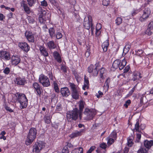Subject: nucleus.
Listing matches in <instances>:
<instances>
[{"label":"nucleus","mask_w":153,"mask_h":153,"mask_svg":"<svg viewBox=\"0 0 153 153\" xmlns=\"http://www.w3.org/2000/svg\"><path fill=\"white\" fill-rule=\"evenodd\" d=\"M85 131V130L84 129H81L79 131H75L71 134L70 135V137L71 138H73L76 137L81 136Z\"/></svg>","instance_id":"nucleus-17"},{"label":"nucleus","mask_w":153,"mask_h":153,"mask_svg":"<svg viewBox=\"0 0 153 153\" xmlns=\"http://www.w3.org/2000/svg\"><path fill=\"white\" fill-rule=\"evenodd\" d=\"M95 147L94 146L91 147L89 150L88 151L87 153H91L92 151L94 150L95 149Z\"/></svg>","instance_id":"nucleus-57"},{"label":"nucleus","mask_w":153,"mask_h":153,"mask_svg":"<svg viewBox=\"0 0 153 153\" xmlns=\"http://www.w3.org/2000/svg\"><path fill=\"white\" fill-rule=\"evenodd\" d=\"M83 149L82 147L76 148L72 151L71 153H83Z\"/></svg>","instance_id":"nucleus-30"},{"label":"nucleus","mask_w":153,"mask_h":153,"mask_svg":"<svg viewBox=\"0 0 153 153\" xmlns=\"http://www.w3.org/2000/svg\"><path fill=\"white\" fill-rule=\"evenodd\" d=\"M133 138V137H130L127 138V145L128 147H131L133 144V143L132 142V139Z\"/></svg>","instance_id":"nucleus-29"},{"label":"nucleus","mask_w":153,"mask_h":153,"mask_svg":"<svg viewBox=\"0 0 153 153\" xmlns=\"http://www.w3.org/2000/svg\"><path fill=\"white\" fill-rule=\"evenodd\" d=\"M39 82L44 87H48L50 85V82L48 77L42 74L39 76Z\"/></svg>","instance_id":"nucleus-7"},{"label":"nucleus","mask_w":153,"mask_h":153,"mask_svg":"<svg viewBox=\"0 0 153 153\" xmlns=\"http://www.w3.org/2000/svg\"><path fill=\"white\" fill-rule=\"evenodd\" d=\"M107 146V145L106 144L104 143L101 144L100 145V148L103 149H106Z\"/></svg>","instance_id":"nucleus-61"},{"label":"nucleus","mask_w":153,"mask_h":153,"mask_svg":"<svg viewBox=\"0 0 153 153\" xmlns=\"http://www.w3.org/2000/svg\"><path fill=\"white\" fill-rule=\"evenodd\" d=\"M0 57L2 59L7 60H9L10 58L9 53L4 51L0 52Z\"/></svg>","instance_id":"nucleus-12"},{"label":"nucleus","mask_w":153,"mask_h":153,"mask_svg":"<svg viewBox=\"0 0 153 153\" xmlns=\"http://www.w3.org/2000/svg\"><path fill=\"white\" fill-rule=\"evenodd\" d=\"M137 153H148V149L144 148H140L138 151Z\"/></svg>","instance_id":"nucleus-36"},{"label":"nucleus","mask_w":153,"mask_h":153,"mask_svg":"<svg viewBox=\"0 0 153 153\" xmlns=\"http://www.w3.org/2000/svg\"><path fill=\"white\" fill-rule=\"evenodd\" d=\"M74 15L76 18L79 19V16L78 14V12L76 10L74 12Z\"/></svg>","instance_id":"nucleus-59"},{"label":"nucleus","mask_w":153,"mask_h":153,"mask_svg":"<svg viewBox=\"0 0 153 153\" xmlns=\"http://www.w3.org/2000/svg\"><path fill=\"white\" fill-rule=\"evenodd\" d=\"M139 121H137L135 124V128L134 130H135L139 132L140 131L139 130Z\"/></svg>","instance_id":"nucleus-44"},{"label":"nucleus","mask_w":153,"mask_h":153,"mask_svg":"<svg viewBox=\"0 0 153 153\" xmlns=\"http://www.w3.org/2000/svg\"><path fill=\"white\" fill-rule=\"evenodd\" d=\"M71 95L72 98L75 100H77L79 98V94L77 90L71 91Z\"/></svg>","instance_id":"nucleus-26"},{"label":"nucleus","mask_w":153,"mask_h":153,"mask_svg":"<svg viewBox=\"0 0 153 153\" xmlns=\"http://www.w3.org/2000/svg\"><path fill=\"white\" fill-rule=\"evenodd\" d=\"M99 62H97L94 65H91L88 68V71L89 73H91L94 76H97L98 74V71L100 68Z\"/></svg>","instance_id":"nucleus-6"},{"label":"nucleus","mask_w":153,"mask_h":153,"mask_svg":"<svg viewBox=\"0 0 153 153\" xmlns=\"http://www.w3.org/2000/svg\"><path fill=\"white\" fill-rule=\"evenodd\" d=\"M16 97L17 100L20 104L21 109L25 108L27 105L28 100L25 95L23 94L17 93Z\"/></svg>","instance_id":"nucleus-3"},{"label":"nucleus","mask_w":153,"mask_h":153,"mask_svg":"<svg viewBox=\"0 0 153 153\" xmlns=\"http://www.w3.org/2000/svg\"><path fill=\"white\" fill-rule=\"evenodd\" d=\"M130 48V45L129 44H126L125 48H124L123 53H124L125 54H126L129 51Z\"/></svg>","instance_id":"nucleus-34"},{"label":"nucleus","mask_w":153,"mask_h":153,"mask_svg":"<svg viewBox=\"0 0 153 153\" xmlns=\"http://www.w3.org/2000/svg\"><path fill=\"white\" fill-rule=\"evenodd\" d=\"M136 53L137 55L141 56L140 55L143 53V51L142 50H138L136 51Z\"/></svg>","instance_id":"nucleus-52"},{"label":"nucleus","mask_w":153,"mask_h":153,"mask_svg":"<svg viewBox=\"0 0 153 153\" xmlns=\"http://www.w3.org/2000/svg\"><path fill=\"white\" fill-rule=\"evenodd\" d=\"M49 32L51 38L55 36V30L53 28H50L49 30Z\"/></svg>","instance_id":"nucleus-32"},{"label":"nucleus","mask_w":153,"mask_h":153,"mask_svg":"<svg viewBox=\"0 0 153 153\" xmlns=\"http://www.w3.org/2000/svg\"><path fill=\"white\" fill-rule=\"evenodd\" d=\"M27 19L29 23H33L35 22L34 19L32 17L28 16L27 18Z\"/></svg>","instance_id":"nucleus-47"},{"label":"nucleus","mask_w":153,"mask_h":153,"mask_svg":"<svg viewBox=\"0 0 153 153\" xmlns=\"http://www.w3.org/2000/svg\"><path fill=\"white\" fill-rule=\"evenodd\" d=\"M85 102L82 100H80L79 102V114H82V112L84 107Z\"/></svg>","instance_id":"nucleus-25"},{"label":"nucleus","mask_w":153,"mask_h":153,"mask_svg":"<svg viewBox=\"0 0 153 153\" xmlns=\"http://www.w3.org/2000/svg\"><path fill=\"white\" fill-rule=\"evenodd\" d=\"M151 29H152L148 27L145 31V33L149 36L151 35L152 33V32L151 31Z\"/></svg>","instance_id":"nucleus-45"},{"label":"nucleus","mask_w":153,"mask_h":153,"mask_svg":"<svg viewBox=\"0 0 153 153\" xmlns=\"http://www.w3.org/2000/svg\"><path fill=\"white\" fill-rule=\"evenodd\" d=\"M144 146L148 149H149L153 145V140H145L144 142Z\"/></svg>","instance_id":"nucleus-21"},{"label":"nucleus","mask_w":153,"mask_h":153,"mask_svg":"<svg viewBox=\"0 0 153 153\" xmlns=\"http://www.w3.org/2000/svg\"><path fill=\"white\" fill-rule=\"evenodd\" d=\"M108 45L109 43L108 41L106 40L103 43L102 48L103 51L105 52L107 51Z\"/></svg>","instance_id":"nucleus-28"},{"label":"nucleus","mask_w":153,"mask_h":153,"mask_svg":"<svg viewBox=\"0 0 153 153\" xmlns=\"http://www.w3.org/2000/svg\"><path fill=\"white\" fill-rule=\"evenodd\" d=\"M47 45L48 48L50 49H52L55 48L56 47V46L54 44L53 41H50L47 43Z\"/></svg>","instance_id":"nucleus-27"},{"label":"nucleus","mask_w":153,"mask_h":153,"mask_svg":"<svg viewBox=\"0 0 153 153\" xmlns=\"http://www.w3.org/2000/svg\"><path fill=\"white\" fill-rule=\"evenodd\" d=\"M46 14V12L44 11L42 12V13L40 14L39 16V22L42 23H45L47 19L45 16V14Z\"/></svg>","instance_id":"nucleus-20"},{"label":"nucleus","mask_w":153,"mask_h":153,"mask_svg":"<svg viewBox=\"0 0 153 153\" xmlns=\"http://www.w3.org/2000/svg\"><path fill=\"white\" fill-rule=\"evenodd\" d=\"M106 70L103 68H102L100 69V76L101 78L103 79L104 78L103 74L106 73Z\"/></svg>","instance_id":"nucleus-37"},{"label":"nucleus","mask_w":153,"mask_h":153,"mask_svg":"<svg viewBox=\"0 0 153 153\" xmlns=\"http://www.w3.org/2000/svg\"><path fill=\"white\" fill-rule=\"evenodd\" d=\"M27 1L29 6L31 7L36 3V0H27Z\"/></svg>","instance_id":"nucleus-35"},{"label":"nucleus","mask_w":153,"mask_h":153,"mask_svg":"<svg viewBox=\"0 0 153 153\" xmlns=\"http://www.w3.org/2000/svg\"><path fill=\"white\" fill-rule=\"evenodd\" d=\"M84 84L89 86V84L88 79V77H86V75L84 76Z\"/></svg>","instance_id":"nucleus-49"},{"label":"nucleus","mask_w":153,"mask_h":153,"mask_svg":"<svg viewBox=\"0 0 153 153\" xmlns=\"http://www.w3.org/2000/svg\"><path fill=\"white\" fill-rule=\"evenodd\" d=\"M109 137L115 139L117 138V133L115 132H113L110 134Z\"/></svg>","instance_id":"nucleus-48"},{"label":"nucleus","mask_w":153,"mask_h":153,"mask_svg":"<svg viewBox=\"0 0 153 153\" xmlns=\"http://www.w3.org/2000/svg\"><path fill=\"white\" fill-rule=\"evenodd\" d=\"M148 27L152 29L153 28V21L150 22L148 25Z\"/></svg>","instance_id":"nucleus-62"},{"label":"nucleus","mask_w":153,"mask_h":153,"mask_svg":"<svg viewBox=\"0 0 153 153\" xmlns=\"http://www.w3.org/2000/svg\"><path fill=\"white\" fill-rule=\"evenodd\" d=\"M116 23L117 25H119L122 22V19L120 17H118L116 19Z\"/></svg>","instance_id":"nucleus-43"},{"label":"nucleus","mask_w":153,"mask_h":153,"mask_svg":"<svg viewBox=\"0 0 153 153\" xmlns=\"http://www.w3.org/2000/svg\"><path fill=\"white\" fill-rule=\"evenodd\" d=\"M16 84L19 85H24L26 83V80L24 78L17 77L14 80Z\"/></svg>","instance_id":"nucleus-11"},{"label":"nucleus","mask_w":153,"mask_h":153,"mask_svg":"<svg viewBox=\"0 0 153 153\" xmlns=\"http://www.w3.org/2000/svg\"><path fill=\"white\" fill-rule=\"evenodd\" d=\"M92 23V17L89 15H87L84 19L83 23L84 27L87 30L90 28L91 24Z\"/></svg>","instance_id":"nucleus-8"},{"label":"nucleus","mask_w":153,"mask_h":153,"mask_svg":"<svg viewBox=\"0 0 153 153\" xmlns=\"http://www.w3.org/2000/svg\"><path fill=\"white\" fill-rule=\"evenodd\" d=\"M33 86L37 92L38 94L40 96L42 91V89L40 86L37 82L33 83Z\"/></svg>","instance_id":"nucleus-18"},{"label":"nucleus","mask_w":153,"mask_h":153,"mask_svg":"<svg viewBox=\"0 0 153 153\" xmlns=\"http://www.w3.org/2000/svg\"><path fill=\"white\" fill-rule=\"evenodd\" d=\"M131 102L130 100H127L125 103L124 104V106L126 108H127L128 105L131 103Z\"/></svg>","instance_id":"nucleus-51"},{"label":"nucleus","mask_w":153,"mask_h":153,"mask_svg":"<svg viewBox=\"0 0 153 153\" xmlns=\"http://www.w3.org/2000/svg\"><path fill=\"white\" fill-rule=\"evenodd\" d=\"M41 5L42 6L46 7L48 5V3L45 0H44L41 1Z\"/></svg>","instance_id":"nucleus-50"},{"label":"nucleus","mask_w":153,"mask_h":153,"mask_svg":"<svg viewBox=\"0 0 153 153\" xmlns=\"http://www.w3.org/2000/svg\"><path fill=\"white\" fill-rule=\"evenodd\" d=\"M11 59L12 64L15 65L18 64L20 61V58L15 56H12Z\"/></svg>","instance_id":"nucleus-22"},{"label":"nucleus","mask_w":153,"mask_h":153,"mask_svg":"<svg viewBox=\"0 0 153 153\" xmlns=\"http://www.w3.org/2000/svg\"><path fill=\"white\" fill-rule=\"evenodd\" d=\"M79 115V111L77 108H75L70 112L67 114V119L68 121L71 122L72 120H76Z\"/></svg>","instance_id":"nucleus-4"},{"label":"nucleus","mask_w":153,"mask_h":153,"mask_svg":"<svg viewBox=\"0 0 153 153\" xmlns=\"http://www.w3.org/2000/svg\"><path fill=\"white\" fill-rule=\"evenodd\" d=\"M141 77L140 75L137 73H134L133 74V78L132 79L134 81H136L137 80L141 78Z\"/></svg>","instance_id":"nucleus-33"},{"label":"nucleus","mask_w":153,"mask_h":153,"mask_svg":"<svg viewBox=\"0 0 153 153\" xmlns=\"http://www.w3.org/2000/svg\"><path fill=\"white\" fill-rule=\"evenodd\" d=\"M25 35L27 39L29 42H34V37L33 34L32 33L29 31H26L25 33Z\"/></svg>","instance_id":"nucleus-16"},{"label":"nucleus","mask_w":153,"mask_h":153,"mask_svg":"<svg viewBox=\"0 0 153 153\" xmlns=\"http://www.w3.org/2000/svg\"><path fill=\"white\" fill-rule=\"evenodd\" d=\"M150 14V9L148 7L146 8L143 10V14L139 19L140 21L142 22L144 21L149 17Z\"/></svg>","instance_id":"nucleus-9"},{"label":"nucleus","mask_w":153,"mask_h":153,"mask_svg":"<svg viewBox=\"0 0 153 153\" xmlns=\"http://www.w3.org/2000/svg\"><path fill=\"white\" fill-rule=\"evenodd\" d=\"M101 25L100 23H97L96 26V30H100L101 28Z\"/></svg>","instance_id":"nucleus-60"},{"label":"nucleus","mask_w":153,"mask_h":153,"mask_svg":"<svg viewBox=\"0 0 153 153\" xmlns=\"http://www.w3.org/2000/svg\"><path fill=\"white\" fill-rule=\"evenodd\" d=\"M53 85L55 91L57 93H59V91L57 84L55 82H53Z\"/></svg>","instance_id":"nucleus-41"},{"label":"nucleus","mask_w":153,"mask_h":153,"mask_svg":"<svg viewBox=\"0 0 153 153\" xmlns=\"http://www.w3.org/2000/svg\"><path fill=\"white\" fill-rule=\"evenodd\" d=\"M10 71V69L8 67L6 68L3 71V72L6 74H8Z\"/></svg>","instance_id":"nucleus-53"},{"label":"nucleus","mask_w":153,"mask_h":153,"mask_svg":"<svg viewBox=\"0 0 153 153\" xmlns=\"http://www.w3.org/2000/svg\"><path fill=\"white\" fill-rule=\"evenodd\" d=\"M62 37V35L61 33L58 32L56 33V38L57 39H61Z\"/></svg>","instance_id":"nucleus-55"},{"label":"nucleus","mask_w":153,"mask_h":153,"mask_svg":"<svg viewBox=\"0 0 153 153\" xmlns=\"http://www.w3.org/2000/svg\"><path fill=\"white\" fill-rule=\"evenodd\" d=\"M48 75L49 76L50 79L51 80H53L54 77L53 76L52 72H48Z\"/></svg>","instance_id":"nucleus-54"},{"label":"nucleus","mask_w":153,"mask_h":153,"mask_svg":"<svg viewBox=\"0 0 153 153\" xmlns=\"http://www.w3.org/2000/svg\"><path fill=\"white\" fill-rule=\"evenodd\" d=\"M98 94H96V96L97 98H100L103 95V93L101 91H99L98 92Z\"/></svg>","instance_id":"nucleus-58"},{"label":"nucleus","mask_w":153,"mask_h":153,"mask_svg":"<svg viewBox=\"0 0 153 153\" xmlns=\"http://www.w3.org/2000/svg\"><path fill=\"white\" fill-rule=\"evenodd\" d=\"M45 147V145L43 142L39 141L35 143L33 146V152L38 153L42 149Z\"/></svg>","instance_id":"nucleus-10"},{"label":"nucleus","mask_w":153,"mask_h":153,"mask_svg":"<svg viewBox=\"0 0 153 153\" xmlns=\"http://www.w3.org/2000/svg\"><path fill=\"white\" fill-rule=\"evenodd\" d=\"M21 5L23 8L24 10L27 14L30 13V8L28 7L25 1L23 0L21 2Z\"/></svg>","instance_id":"nucleus-15"},{"label":"nucleus","mask_w":153,"mask_h":153,"mask_svg":"<svg viewBox=\"0 0 153 153\" xmlns=\"http://www.w3.org/2000/svg\"><path fill=\"white\" fill-rule=\"evenodd\" d=\"M62 152V153H69V151L67 146H65L63 148Z\"/></svg>","instance_id":"nucleus-46"},{"label":"nucleus","mask_w":153,"mask_h":153,"mask_svg":"<svg viewBox=\"0 0 153 153\" xmlns=\"http://www.w3.org/2000/svg\"><path fill=\"white\" fill-rule=\"evenodd\" d=\"M110 81V79L109 78H108L105 82L104 87L105 89L108 90L109 88V84Z\"/></svg>","instance_id":"nucleus-31"},{"label":"nucleus","mask_w":153,"mask_h":153,"mask_svg":"<svg viewBox=\"0 0 153 153\" xmlns=\"http://www.w3.org/2000/svg\"><path fill=\"white\" fill-rule=\"evenodd\" d=\"M130 68V67L128 65L127 66H126L125 68V69H124L123 71H123V72L124 73H126L127 72L129 69Z\"/></svg>","instance_id":"nucleus-63"},{"label":"nucleus","mask_w":153,"mask_h":153,"mask_svg":"<svg viewBox=\"0 0 153 153\" xmlns=\"http://www.w3.org/2000/svg\"><path fill=\"white\" fill-rule=\"evenodd\" d=\"M51 3L55 6L57 9L59 10L58 11V13L59 14H61L62 13V11L60 9V8L59 7V3L54 0H49Z\"/></svg>","instance_id":"nucleus-19"},{"label":"nucleus","mask_w":153,"mask_h":153,"mask_svg":"<svg viewBox=\"0 0 153 153\" xmlns=\"http://www.w3.org/2000/svg\"><path fill=\"white\" fill-rule=\"evenodd\" d=\"M111 137H109L107 138L108 140V143L109 145H111L114 142V138H110Z\"/></svg>","instance_id":"nucleus-42"},{"label":"nucleus","mask_w":153,"mask_h":153,"mask_svg":"<svg viewBox=\"0 0 153 153\" xmlns=\"http://www.w3.org/2000/svg\"><path fill=\"white\" fill-rule=\"evenodd\" d=\"M60 92L63 97H67L70 94V92L67 87L61 88Z\"/></svg>","instance_id":"nucleus-14"},{"label":"nucleus","mask_w":153,"mask_h":153,"mask_svg":"<svg viewBox=\"0 0 153 153\" xmlns=\"http://www.w3.org/2000/svg\"><path fill=\"white\" fill-rule=\"evenodd\" d=\"M53 56L55 59L58 62L61 63L62 60L59 53L57 51H54L53 52Z\"/></svg>","instance_id":"nucleus-24"},{"label":"nucleus","mask_w":153,"mask_h":153,"mask_svg":"<svg viewBox=\"0 0 153 153\" xmlns=\"http://www.w3.org/2000/svg\"><path fill=\"white\" fill-rule=\"evenodd\" d=\"M96 110L94 109L85 108L83 114H80L79 118L80 120L83 118L85 120L92 119L96 114Z\"/></svg>","instance_id":"nucleus-1"},{"label":"nucleus","mask_w":153,"mask_h":153,"mask_svg":"<svg viewBox=\"0 0 153 153\" xmlns=\"http://www.w3.org/2000/svg\"><path fill=\"white\" fill-rule=\"evenodd\" d=\"M126 61L125 59H123L122 62L120 60L117 59L114 62L112 68H113L114 70H115L119 68L120 70H121L126 65Z\"/></svg>","instance_id":"nucleus-5"},{"label":"nucleus","mask_w":153,"mask_h":153,"mask_svg":"<svg viewBox=\"0 0 153 153\" xmlns=\"http://www.w3.org/2000/svg\"><path fill=\"white\" fill-rule=\"evenodd\" d=\"M39 50L42 54L44 56L46 57L48 56V53L45 48L40 46L39 47Z\"/></svg>","instance_id":"nucleus-23"},{"label":"nucleus","mask_w":153,"mask_h":153,"mask_svg":"<svg viewBox=\"0 0 153 153\" xmlns=\"http://www.w3.org/2000/svg\"><path fill=\"white\" fill-rule=\"evenodd\" d=\"M5 109L7 111H9L10 112H13V110H12L10 107L6 106L5 107Z\"/></svg>","instance_id":"nucleus-64"},{"label":"nucleus","mask_w":153,"mask_h":153,"mask_svg":"<svg viewBox=\"0 0 153 153\" xmlns=\"http://www.w3.org/2000/svg\"><path fill=\"white\" fill-rule=\"evenodd\" d=\"M44 119L45 122L47 124H49L51 122V120L50 116H46L44 117Z\"/></svg>","instance_id":"nucleus-38"},{"label":"nucleus","mask_w":153,"mask_h":153,"mask_svg":"<svg viewBox=\"0 0 153 153\" xmlns=\"http://www.w3.org/2000/svg\"><path fill=\"white\" fill-rule=\"evenodd\" d=\"M141 132L140 131L138 132L136 135V139L135 140L136 142H139L141 137Z\"/></svg>","instance_id":"nucleus-39"},{"label":"nucleus","mask_w":153,"mask_h":153,"mask_svg":"<svg viewBox=\"0 0 153 153\" xmlns=\"http://www.w3.org/2000/svg\"><path fill=\"white\" fill-rule=\"evenodd\" d=\"M109 4V0H103L102 1V4L104 6H107Z\"/></svg>","instance_id":"nucleus-56"},{"label":"nucleus","mask_w":153,"mask_h":153,"mask_svg":"<svg viewBox=\"0 0 153 153\" xmlns=\"http://www.w3.org/2000/svg\"><path fill=\"white\" fill-rule=\"evenodd\" d=\"M18 45L20 48L26 52H28L30 49V47L26 42L19 43Z\"/></svg>","instance_id":"nucleus-13"},{"label":"nucleus","mask_w":153,"mask_h":153,"mask_svg":"<svg viewBox=\"0 0 153 153\" xmlns=\"http://www.w3.org/2000/svg\"><path fill=\"white\" fill-rule=\"evenodd\" d=\"M69 85L71 89V91L77 90L74 84L70 82Z\"/></svg>","instance_id":"nucleus-40"},{"label":"nucleus","mask_w":153,"mask_h":153,"mask_svg":"<svg viewBox=\"0 0 153 153\" xmlns=\"http://www.w3.org/2000/svg\"><path fill=\"white\" fill-rule=\"evenodd\" d=\"M36 134L37 130L36 128H31L30 129L25 142L27 145H29L32 143L36 138Z\"/></svg>","instance_id":"nucleus-2"}]
</instances>
